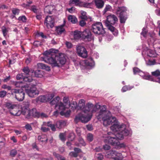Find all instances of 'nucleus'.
<instances>
[{
  "mask_svg": "<svg viewBox=\"0 0 160 160\" xmlns=\"http://www.w3.org/2000/svg\"><path fill=\"white\" fill-rule=\"evenodd\" d=\"M60 98L58 96L56 97L50 102L51 104H55V108L56 110L60 111V115L63 114V111H65L67 108H68L61 102H59Z\"/></svg>",
  "mask_w": 160,
  "mask_h": 160,
  "instance_id": "423d86ee",
  "label": "nucleus"
},
{
  "mask_svg": "<svg viewBox=\"0 0 160 160\" xmlns=\"http://www.w3.org/2000/svg\"><path fill=\"white\" fill-rule=\"evenodd\" d=\"M25 128L27 130H31L32 129V128L31 125L29 124H27L25 126Z\"/></svg>",
  "mask_w": 160,
  "mask_h": 160,
  "instance_id": "69168bd1",
  "label": "nucleus"
},
{
  "mask_svg": "<svg viewBox=\"0 0 160 160\" xmlns=\"http://www.w3.org/2000/svg\"><path fill=\"white\" fill-rule=\"evenodd\" d=\"M106 26L108 27L109 29L113 33L115 36H117L118 34V30L116 29L113 26L111 25H109L108 24H106Z\"/></svg>",
  "mask_w": 160,
  "mask_h": 160,
  "instance_id": "5701e85b",
  "label": "nucleus"
},
{
  "mask_svg": "<svg viewBox=\"0 0 160 160\" xmlns=\"http://www.w3.org/2000/svg\"><path fill=\"white\" fill-rule=\"evenodd\" d=\"M55 93H52L45 95L41 96L39 97V99L41 102H45L50 101L54 96Z\"/></svg>",
  "mask_w": 160,
  "mask_h": 160,
  "instance_id": "f3484780",
  "label": "nucleus"
},
{
  "mask_svg": "<svg viewBox=\"0 0 160 160\" xmlns=\"http://www.w3.org/2000/svg\"><path fill=\"white\" fill-rule=\"evenodd\" d=\"M71 111L70 110H67L66 112L65 111H63V114L62 115H61L62 116H65L66 117H68L70 114L71 113Z\"/></svg>",
  "mask_w": 160,
  "mask_h": 160,
  "instance_id": "6e6d98bb",
  "label": "nucleus"
},
{
  "mask_svg": "<svg viewBox=\"0 0 160 160\" xmlns=\"http://www.w3.org/2000/svg\"><path fill=\"white\" fill-rule=\"evenodd\" d=\"M7 92L4 90L1 91L0 92V97L3 98L6 95Z\"/></svg>",
  "mask_w": 160,
  "mask_h": 160,
  "instance_id": "13d9d810",
  "label": "nucleus"
},
{
  "mask_svg": "<svg viewBox=\"0 0 160 160\" xmlns=\"http://www.w3.org/2000/svg\"><path fill=\"white\" fill-rule=\"evenodd\" d=\"M2 88L3 89H7L8 90H11V87L9 86H8L7 85L4 84L2 85Z\"/></svg>",
  "mask_w": 160,
  "mask_h": 160,
  "instance_id": "5fc2aeb1",
  "label": "nucleus"
},
{
  "mask_svg": "<svg viewBox=\"0 0 160 160\" xmlns=\"http://www.w3.org/2000/svg\"><path fill=\"white\" fill-rule=\"evenodd\" d=\"M77 52L78 55L82 58H86L88 55L87 52L83 47L78 46L76 47Z\"/></svg>",
  "mask_w": 160,
  "mask_h": 160,
  "instance_id": "ddd939ff",
  "label": "nucleus"
},
{
  "mask_svg": "<svg viewBox=\"0 0 160 160\" xmlns=\"http://www.w3.org/2000/svg\"><path fill=\"white\" fill-rule=\"evenodd\" d=\"M74 38L75 39H79L82 36V32L80 31L75 30L72 32Z\"/></svg>",
  "mask_w": 160,
  "mask_h": 160,
  "instance_id": "a878e982",
  "label": "nucleus"
},
{
  "mask_svg": "<svg viewBox=\"0 0 160 160\" xmlns=\"http://www.w3.org/2000/svg\"><path fill=\"white\" fill-rule=\"evenodd\" d=\"M94 2L98 9L102 8L104 6V2L103 0H94Z\"/></svg>",
  "mask_w": 160,
  "mask_h": 160,
  "instance_id": "412c9836",
  "label": "nucleus"
},
{
  "mask_svg": "<svg viewBox=\"0 0 160 160\" xmlns=\"http://www.w3.org/2000/svg\"><path fill=\"white\" fill-rule=\"evenodd\" d=\"M65 134L64 133H61L60 134L59 137L60 139L62 141L64 142L65 139Z\"/></svg>",
  "mask_w": 160,
  "mask_h": 160,
  "instance_id": "603ef678",
  "label": "nucleus"
},
{
  "mask_svg": "<svg viewBox=\"0 0 160 160\" xmlns=\"http://www.w3.org/2000/svg\"><path fill=\"white\" fill-rule=\"evenodd\" d=\"M37 66L39 68L45 69L47 71L50 70V67L47 65L42 63H38L37 64Z\"/></svg>",
  "mask_w": 160,
  "mask_h": 160,
  "instance_id": "393cba45",
  "label": "nucleus"
},
{
  "mask_svg": "<svg viewBox=\"0 0 160 160\" xmlns=\"http://www.w3.org/2000/svg\"><path fill=\"white\" fill-rule=\"evenodd\" d=\"M92 5V2L87 3L85 2H82L80 4V7H84L87 8H91Z\"/></svg>",
  "mask_w": 160,
  "mask_h": 160,
  "instance_id": "72a5a7b5",
  "label": "nucleus"
},
{
  "mask_svg": "<svg viewBox=\"0 0 160 160\" xmlns=\"http://www.w3.org/2000/svg\"><path fill=\"white\" fill-rule=\"evenodd\" d=\"M91 30L95 34L98 35H103L105 33L102 25L100 22H97L92 24Z\"/></svg>",
  "mask_w": 160,
  "mask_h": 160,
  "instance_id": "0eeeda50",
  "label": "nucleus"
},
{
  "mask_svg": "<svg viewBox=\"0 0 160 160\" xmlns=\"http://www.w3.org/2000/svg\"><path fill=\"white\" fill-rule=\"evenodd\" d=\"M112 10V7L108 4H107L106 5L102 12L103 14H105L107 12L111 11Z\"/></svg>",
  "mask_w": 160,
  "mask_h": 160,
  "instance_id": "c9c22d12",
  "label": "nucleus"
},
{
  "mask_svg": "<svg viewBox=\"0 0 160 160\" xmlns=\"http://www.w3.org/2000/svg\"><path fill=\"white\" fill-rule=\"evenodd\" d=\"M38 139L43 144L46 143L48 140L47 136L45 135H42L38 136Z\"/></svg>",
  "mask_w": 160,
  "mask_h": 160,
  "instance_id": "c756f323",
  "label": "nucleus"
},
{
  "mask_svg": "<svg viewBox=\"0 0 160 160\" xmlns=\"http://www.w3.org/2000/svg\"><path fill=\"white\" fill-rule=\"evenodd\" d=\"M68 21L74 24L78 22L77 19L74 16L69 15L68 17Z\"/></svg>",
  "mask_w": 160,
  "mask_h": 160,
  "instance_id": "7c9ffc66",
  "label": "nucleus"
},
{
  "mask_svg": "<svg viewBox=\"0 0 160 160\" xmlns=\"http://www.w3.org/2000/svg\"><path fill=\"white\" fill-rule=\"evenodd\" d=\"M75 138V135L73 133H71L68 136V140L70 141H72Z\"/></svg>",
  "mask_w": 160,
  "mask_h": 160,
  "instance_id": "a18cd8bd",
  "label": "nucleus"
},
{
  "mask_svg": "<svg viewBox=\"0 0 160 160\" xmlns=\"http://www.w3.org/2000/svg\"><path fill=\"white\" fill-rule=\"evenodd\" d=\"M81 3V0H70L69 2V5L71 6L74 5L76 6H80Z\"/></svg>",
  "mask_w": 160,
  "mask_h": 160,
  "instance_id": "bb28decb",
  "label": "nucleus"
},
{
  "mask_svg": "<svg viewBox=\"0 0 160 160\" xmlns=\"http://www.w3.org/2000/svg\"><path fill=\"white\" fill-rule=\"evenodd\" d=\"M147 64L149 65H153L156 64V62L154 60H149L147 62Z\"/></svg>",
  "mask_w": 160,
  "mask_h": 160,
  "instance_id": "09e8293b",
  "label": "nucleus"
},
{
  "mask_svg": "<svg viewBox=\"0 0 160 160\" xmlns=\"http://www.w3.org/2000/svg\"><path fill=\"white\" fill-rule=\"evenodd\" d=\"M87 139L88 141L91 142L93 140V135L91 133H88L87 135Z\"/></svg>",
  "mask_w": 160,
  "mask_h": 160,
  "instance_id": "49530a36",
  "label": "nucleus"
},
{
  "mask_svg": "<svg viewBox=\"0 0 160 160\" xmlns=\"http://www.w3.org/2000/svg\"><path fill=\"white\" fill-rule=\"evenodd\" d=\"M127 9L125 7H118L116 12L117 14L119 15L121 23H124L127 18L126 11Z\"/></svg>",
  "mask_w": 160,
  "mask_h": 160,
  "instance_id": "9b49d317",
  "label": "nucleus"
},
{
  "mask_svg": "<svg viewBox=\"0 0 160 160\" xmlns=\"http://www.w3.org/2000/svg\"><path fill=\"white\" fill-rule=\"evenodd\" d=\"M2 30L4 36V37H6L8 32V30H7V28L4 26L2 27Z\"/></svg>",
  "mask_w": 160,
  "mask_h": 160,
  "instance_id": "c03bdc74",
  "label": "nucleus"
},
{
  "mask_svg": "<svg viewBox=\"0 0 160 160\" xmlns=\"http://www.w3.org/2000/svg\"><path fill=\"white\" fill-rule=\"evenodd\" d=\"M99 109H100V110L97 116V118L98 119L102 118L104 126H107L112 125L110 127V128L111 130L113 131H116L119 129L121 130L125 128V125L122 124H120L116 118L112 116L110 112L106 110V106H100V108Z\"/></svg>",
  "mask_w": 160,
  "mask_h": 160,
  "instance_id": "7ed1b4c3",
  "label": "nucleus"
},
{
  "mask_svg": "<svg viewBox=\"0 0 160 160\" xmlns=\"http://www.w3.org/2000/svg\"><path fill=\"white\" fill-rule=\"evenodd\" d=\"M66 122L64 121H59L56 122V126L57 128H61L62 127L66 125Z\"/></svg>",
  "mask_w": 160,
  "mask_h": 160,
  "instance_id": "473e14b6",
  "label": "nucleus"
},
{
  "mask_svg": "<svg viewBox=\"0 0 160 160\" xmlns=\"http://www.w3.org/2000/svg\"><path fill=\"white\" fill-rule=\"evenodd\" d=\"M65 44L66 45L67 47L68 48H70L72 47V45L71 43L70 42H66L65 43Z\"/></svg>",
  "mask_w": 160,
  "mask_h": 160,
  "instance_id": "0e129e2a",
  "label": "nucleus"
},
{
  "mask_svg": "<svg viewBox=\"0 0 160 160\" xmlns=\"http://www.w3.org/2000/svg\"><path fill=\"white\" fill-rule=\"evenodd\" d=\"M85 68L91 69L94 66V64L92 58L88 59L84 61Z\"/></svg>",
  "mask_w": 160,
  "mask_h": 160,
  "instance_id": "6ab92c4d",
  "label": "nucleus"
},
{
  "mask_svg": "<svg viewBox=\"0 0 160 160\" xmlns=\"http://www.w3.org/2000/svg\"><path fill=\"white\" fill-rule=\"evenodd\" d=\"M115 133V137H112L113 133L111 132L107 133V135L103 136L104 138V141L105 143H109L117 148H125L126 145L124 143H120L118 140H122L124 137L131 135L132 132L131 130L126 128L125 125V128L121 130L118 129L116 131L112 130Z\"/></svg>",
  "mask_w": 160,
  "mask_h": 160,
  "instance_id": "f03ea898",
  "label": "nucleus"
},
{
  "mask_svg": "<svg viewBox=\"0 0 160 160\" xmlns=\"http://www.w3.org/2000/svg\"><path fill=\"white\" fill-rule=\"evenodd\" d=\"M145 53L148 56L150 57H155L157 56V54L154 51L150 49H148L145 51Z\"/></svg>",
  "mask_w": 160,
  "mask_h": 160,
  "instance_id": "b1692460",
  "label": "nucleus"
},
{
  "mask_svg": "<svg viewBox=\"0 0 160 160\" xmlns=\"http://www.w3.org/2000/svg\"><path fill=\"white\" fill-rule=\"evenodd\" d=\"M47 126L50 127L52 131H56L55 125L52 124L51 122H47Z\"/></svg>",
  "mask_w": 160,
  "mask_h": 160,
  "instance_id": "37998d69",
  "label": "nucleus"
},
{
  "mask_svg": "<svg viewBox=\"0 0 160 160\" xmlns=\"http://www.w3.org/2000/svg\"><path fill=\"white\" fill-rule=\"evenodd\" d=\"M78 141L79 142V143H75V144L76 146H85V143L82 138H80L79 139Z\"/></svg>",
  "mask_w": 160,
  "mask_h": 160,
  "instance_id": "4c0bfd02",
  "label": "nucleus"
},
{
  "mask_svg": "<svg viewBox=\"0 0 160 160\" xmlns=\"http://www.w3.org/2000/svg\"><path fill=\"white\" fill-rule=\"evenodd\" d=\"M81 18L82 19L85 20H87L90 18L87 15L86 12L82 11H81Z\"/></svg>",
  "mask_w": 160,
  "mask_h": 160,
  "instance_id": "e433bc0d",
  "label": "nucleus"
},
{
  "mask_svg": "<svg viewBox=\"0 0 160 160\" xmlns=\"http://www.w3.org/2000/svg\"><path fill=\"white\" fill-rule=\"evenodd\" d=\"M11 94L15 96V98L19 101H22L25 97V93L22 89H12L11 92Z\"/></svg>",
  "mask_w": 160,
  "mask_h": 160,
  "instance_id": "1a4fd4ad",
  "label": "nucleus"
},
{
  "mask_svg": "<svg viewBox=\"0 0 160 160\" xmlns=\"http://www.w3.org/2000/svg\"><path fill=\"white\" fill-rule=\"evenodd\" d=\"M53 154L57 158L58 160H66L65 158L64 157L55 152H53Z\"/></svg>",
  "mask_w": 160,
  "mask_h": 160,
  "instance_id": "a19ab883",
  "label": "nucleus"
},
{
  "mask_svg": "<svg viewBox=\"0 0 160 160\" xmlns=\"http://www.w3.org/2000/svg\"><path fill=\"white\" fill-rule=\"evenodd\" d=\"M63 102L62 103L68 108L71 107V108L73 110L76 108V103L73 102V103L70 104L68 98L64 97L63 99Z\"/></svg>",
  "mask_w": 160,
  "mask_h": 160,
  "instance_id": "dca6fc26",
  "label": "nucleus"
},
{
  "mask_svg": "<svg viewBox=\"0 0 160 160\" xmlns=\"http://www.w3.org/2000/svg\"><path fill=\"white\" fill-rule=\"evenodd\" d=\"M69 155L71 157L76 158L78 156V154L75 152H71L69 153Z\"/></svg>",
  "mask_w": 160,
  "mask_h": 160,
  "instance_id": "052dcab7",
  "label": "nucleus"
},
{
  "mask_svg": "<svg viewBox=\"0 0 160 160\" xmlns=\"http://www.w3.org/2000/svg\"><path fill=\"white\" fill-rule=\"evenodd\" d=\"M14 85L16 87L18 88H26L28 87V85H23V83L22 82H15L14 83Z\"/></svg>",
  "mask_w": 160,
  "mask_h": 160,
  "instance_id": "f704fd0d",
  "label": "nucleus"
},
{
  "mask_svg": "<svg viewBox=\"0 0 160 160\" xmlns=\"http://www.w3.org/2000/svg\"><path fill=\"white\" fill-rule=\"evenodd\" d=\"M31 10L35 13H37L38 9L35 6H32L31 7Z\"/></svg>",
  "mask_w": 160,
  "mask_h": 160,
  "instance_id": "680f3d73",
  "label": "nucleus"
},
{
  "mask_svg": "<svg viewBox=\"0 0 160 160\" xmlns=\"http://www.w3.org/2000/svg\"><path fill=\"white\" fill-rule=\"evenodd\" d=\"M112 3L117 4L121 3L123 0H110Z\"/></svg>",
  "mask_w": 160,
  "mask_h": 160,
  "instance_id": "8fccbe9b",
  "label": "nucleus"
},
{
  "mask_svg": "<svg viewBox=\"0 0 160 160\" xmlns=\"http://www.w3.org/2000/svg\"><path fill=\"white\" fill-rule=\"evenodd\" d=\"M133 70L134 74H138L140 76L142 77L143 78L145 79L147 76V74L144 73L137 68H133Z\"/></svg>",
  "mask_w": 160,
  "mask_h": 160,
  "instance_id": "aec40b11",
  "label": "nucleus"
},
{
  "mask_svg": "<svg viewBox=\"0 0 160 160\" xmlns=\"http://www.w3.org/2000/svg\"><path fill=\"white\" fill-rule=\"evenodd\" d=\"M82 38L84 39H87L88 40L90 41L92 38L91 32L88 29H86L82 32Z\"/></svg>",
  "mask_w": 160,
  "mask_h": 160,
  "instance_id": "a211bd4d",
  "label": "nucleus"
},
{
  "mask_svg": "<svg viewBox=\"0 0 160 160\" xmlns=\"http://www.w3.org/2000/svg\"><path fill=\"white\" fill-rule=\"evenodd\" d=\"M35 76L38 78H42L44 75V72L42 70H37L34 72Z\"/></svg>",
  "mask_w": 160,
  "mask_h": 160,
  "instance_id": "c85d7f7f",
  "label": "nucleus"
},
{
  "mask_svg": "<svg viewBox=\"0 0 160 160\" xmlns=\"http://www.w3.org/2000/svg\"><path fill=\"white\" fill-rule=\"evenodd\" d=\"M46 125L47 126V123L44 122L41 127V130L43 132H46L49 130V129L48 128H46L45 127V126Z\"/></svg>",
  "mask_w": 160,
  "mask_h": 160,
  "instance_id": "ea45409f",
  "label": "nucleus"
},
{
  "mask_svg": "<svg viewBox=\"0 0 160 160\" xmlns=\"http://www.w3.org/2000/svg\"><path fill=\"white\" fill-rule=\"evenodd\" d=\"M23 81L28 83L27 85L31 86L29 88L26 89L25 91L28 96L31 98H34L38 95L39 93V91L37 89L35 86L38 83V82L32 77H26L23 78Z\"/></svg>",
  "mask_w": 160,
  "mask_h": 160,
  "instance_id": "39448f33",
  "label": "nucleus"
},
{
  "mask_svg": "<svg viewBox=\"0 0 160 160\" xmlns=\"http://www.w3.org/2000/svg\"><path fill=\"white\" fill-rule=\"evenodd\" d=\"M110 146L107 144H105L103 146V149L105 150H109L110 149Z\"/></svg>",
  "mask_w": 160,
  "mask_h": 160,
  "instance_id": "e2e57ef3",
  "label": "nucleus"
},
{
  "mask_svg": "<svg viewBox=\"0 0 160 160\" xmlns=\"http://www.w3.org/2000/svg\"><path fill=\"white\" fill-rule=\"evenodd\" d=\"M147 32L148 31L146 28H144L142 29V31L141 33V34L144 37H145L146 36Z\"/></svg>",
  "mask_w": 160,
  "mask_h": 160,
  "instance_id": "864d4df0",
  "label": "nucleus"
},
{
  "mask_svg": "<svg viewBox=\"0 0 160 160\" xmlns=\"http://www.w3.org/2000/svg\"><path fill=\"white\" fill-rule=\"evenodd\" d=\"M96 157L98 160H102L103 158V155L101 153L96 154Z\"/></svg>",
  "mask_w": 160,
  "mask_h": 160,
  "instance_id": "3c124183",
  "label": "nucleus"
},
{
  "mask_svg": "<svg viewBox=\"0 0 160 160\" xmlns=\"http://www.w3.org/2000/svg\"><path fill=\"white\" fill-rule=\"evenodd\" d=\"M53 18L50 16H47L44 21V24L48 28H52L54 26Z\"/></svg>",
  "mask_w": 160,
  "mask_h": 160,
  "instance_id": "2eb2a0df",
  "label": "nucleus"
},
{
  "mask_svg": "<svg viewBox=\"0 0 160 160\" xmlns=\"http://www.w3.org/2000/svg\"><path fill=\"white\" fill-rule=\"evenodd\" d=\"M105 157L108 158H112V160H122L123 158L121 153L112 150L108 152L105 155Z\"/></svg>",
  "mask_w": 160,
  "mask_h": 160,
  "instance_id": "6e6552de",
  "label": "nucleus"
},
{
  "mask_svg": "<svg viewBox=\"0 0 160 160\" xmlns=\"http://www.w3.org/2000/svg\"><path fill=\"white\" fill-rule=\"evenodd\" d=\"M74 150L75 152L76 153H77L78 154V153L80 152H81V150L78 148H75Z\"/></svg>",
  "mask_w": 160,
  "mask_h": 160,
  "instance_id": "774afa93",
  "label": "nucleus"
},
{
  "mask_svg": "<svg viewBox=\"0 0 160 160\" xmlns=\"http://www.w3.org/2000/svg\"><path fill=\"white\" fill-rule=\"evenodd\" d=\"M100 108V105L96 104L94 105L92 103L89 102L85 104V101L84 99L80 100L76 108L78 110L84 112L85 115L79 114L76 116L75 121L77 122L79 121L84 123H86L90 121L92 116V113L96 112Z\"/></svg>",
  "mask_w": 160,
  "mask_h": 160,
  "instance_id": "f257e3e1",
  "label": "nucleus"
},
{
  "mask_svg": "<svg viewBox=\"0 0 160 160\" xmlns=\"http://www.w3.org/2000/svg\"><path fill=\"white\" fill-rule=\"evenodd\" d=\"M17 153L16 150L13 149L11 151L10 154L12 157H14Z\"/></svg>",
  "mask_w": 160,
  "mask_h": 160,
  "instance_id": "4d7b16f0",
  "label": "nucleus"
},
{
  "mask_svg": "<svg viewBox=\"0 0 160 160\" xmlns=\"http://www.w3.org/2000/svg\"><path fill=\"white\" fill-rule=\"evenodd\" d=\"M86 24V23L85 22V21L83 20H82L79 22V24L82 27L84 26Z\"/></svg>",
  "mask_w": 160,
  "mask_h": 160,
  "instance_id": "338daca9",
  "label": "nucleus"
},
{
  "mask_svg": "<svg viewBox=\"0 0 160 160\" xmlns=\"http://www.w3.org/2000/svg\"><path fill=\"white\" fill-rule=\"evenodd\" d=\"M107 21L105 23L106 26L107 23L108 24V25L114 24L118 21V19L115 15L110 14L107 17Z\"/></svg>",
  "mask_w": 160,
  "mask_h": 160,
  "instance_id": "4468645a",
  "label": "nucleus"
},
{
  "mask_svg": "<svg viewBox=\"0 0 160 160\" xmlns=\"http://www.w3.org/2000/svg\"><path fill=\"white\" fill-rule=\"evenodd\" d=\"M18 20L19 21H22L23 22H26L27 20L26 17L25 16H20L18 18Z\"/></svg>",
  "mask_w": 160,
  "mask_h": 160,
  "instance_id": "de8ad7c7",
  "label": "nucleus"
},
{
  "mask_svg": "<svg viewBox=\"0 0 160 160\" xmlns=\"http://www.w3.org/2000/svg\"><path fill=\"white\" fill-rule=\"evenodd\" d=\"M23 71L26 75H28V74L30 75L31 72L33 73L34 70H32L31 71H30L28 67H26L23 68Z\"/></svg>",
  "mask_w": 160,
  "mask_h": 160,
  "instance_id": "58836bf2",
  "label": "nucleus"
},
{
  "mask_svg": "<svg viewBox=\"0 0 160 160\" xmlns=\"http://www.w3.org/2000/svg\"><path fill=\"white\" fill-rule=\"evenodd\" d=\"M5 105L6 107L8 109L10 110V112L11 114L16 116H18L20 115L19 112H14L13 111H11L12 110L15 109H17L16 112H17L18 109L17 108V106L16 105L13 104L12 102H8L5 103Z\"/></svg>",
  "mask_w": 160,
  "mask_h": 160,
  "instance_id": "f8f14e48",
  "label": "nucleus"
},
{
  "mask_svg": "<svg viewBox=\"0 0 160 160\" xmlns=\"http://www.w3.org/2000/svg\"><path fill=\"white\" fill-rule=\"evenodd\" d=\"M152 76L147 74L145 79L152 81L160 82V71L158 69L151 73Z\"/></svg>",
  "mask_w": 160,
  "mask_h": 160,
  "instance_id": "9d476101",
  "label": "nucleus"
},
{
  "mask_svg": "<svg viewBox=\"0 0 160 160\" xmlns=\"http://www.w3.org/2000/svg\"><path fill=\"white\" fill-rule=\"evenodd\" d=\"M29 105V103L27 102V107H23L22 108V112L23 115H26L27 114H28L29 113L30 111L28 108Z\"/></svg>",
  "mask_w": 160,
  "mask_h": 160,
  "instance_id": "2f4dec72",
  "label": "nucleus"
},
{
  "mask_svg": "<svg viewBox=\"0 0 160 160\" xmlns=\"http://www.w3.org/2000/svg\"><path fill=\"white\" fill-rule=\"evenodd\" d=\"M53 9V6L50 5L46 6L44 8V12L46 13L51 14Z\"/></svg>",
  "mask_w": 160,
  "mask_h": 160,
  "instance_id": "cd10ccee",
  "label": "nucleus"
},
{
  "mask_svg": "<svg viewBox=\"0 0 160 160\" xmlns=\"http://www.w3.org/2000/svg\"><path fill=\"white\" fill-rule=\"evenodd\" d=\"M133 87L130 86H125L123 87L121 90L122 92H124L127 90L131 89Z\"/></svg>",
  "mask_w": 160,
  "mask_h": 160,
  "instance_id": "79ce46f5",
  "label": "nucleus"
},
{
  "mask_svg": "<svg viewBox=\"0 0 160 160\" xmlns=\"http://www.w3.org/2000/svg\"><path fill=\"white\" fill-rule=\"evenodd\" d=\"M58 50L52 48L43 53L44 61L52 67H59L65 64L66 60L62 53L57 54Z\"/></svg>",
  "mask_w": 160,
  "mask_h": 160,
  "instance_id": "20e7f679",
  "label": "nucleus"
},
{
  "mask_svg": "<svg viewBox=\"0 0 160 160\" xmlns=\"http://www.w3.org/2000/svg\"><path fill=\"white\" fill-rule=\"evenodd\" d=\"M19 11V10L17 8H14L12 10V13L15 15L18 14Z\"/></svg>",
  "mask_w": 160,
  "mask_h": 160,
  "instance_id": "bf43d9fd",
  "label": "nucleus"
},
{
  "mask_svg": "<svg viewBox=\"0 0 160 160\" xmlns=\"http://www.w3.org/2000/svg\"><path fill=\"white\" fill-rule=\"evenodd\" d=\"M56 32L57 35H60L65 33V31L63 25L57 27L56 28Z\"/></svg>",
  "mask_w": 160,
  "mask_h": 160,
  "instance_id": "4be33fe9",
  "label": "nucleus"
}]
</instances>
